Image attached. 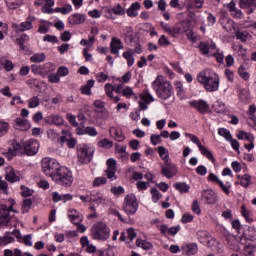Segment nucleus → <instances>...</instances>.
<instances>
[{"label":"nucleus","mask_w":256,"mask_h":256,"mask_svg":"<svg viewBox=\"0 0 256 256\" xmlns=\"http://www.w3.org/2000/svg\"><path fill=\"white\" fill-rule=\"evenodd\" d=\"M197 81L204 87L207 93H215L219 91V87L221 86V77L211 68L200 71L197 74Z\"/></svg>","instance_id":"nucleus-1"},{"label":"nucleus","mask_w":256,"mask_h":256,"mask_svg":"<svg viewBox=\"0 0 256 256\" xmlns=\"http://www.w3.org/2000/svg\"><path fill=\"white\" fill-rule=\"evenodd\" d=\"M152 89L155 91L158 99H161V101H167L175 94L173 85L171 82H169V80L165 79L163 75L157 76L152 82Z\"/></svg>","instance_id":"nucleus-2"},{"label":"nucleus","mask_w":256,"mask_h":256,"mask_svg":"<svg viewBox=\"0 0 256 256\" xmlns=\"http://www.w3.org/2000/svg\"><path fill=\"white\" fill-rule=\"evenodd\" d=\"M52 181L61 187H71L74 181L73 172L66 166H62L56 175H53Z\"/></svg>","instance_id":"nucleus-3"},{"label":"nucleus","mask_w":256,"mask_h":256,"mask_svg":"<svg viewBox=\"0 0 256 256\" xmlns=\"http://www.w3.org/2000/svg\"><path fill=\"white\" fill-rule=\"evenodd\" d=\"M91 237L95 241H107L111 237V228L103 222H98L91 228Z\"/></svg>","instance_id":"nucleus-4"},{"label":"nucleus","mask_w":256,"mask_h":256,"mask_svg":"<svg viewBox=\"0 0 256 256\" xmlns=\"http://www.w3.org/2000/svg\"><path fill=\"white\" fill-rule=\"evenodd\" d=\"M8 203V206L7 204H2L0 206V227H7L9 225L11 222L10 213H18V211L13 208L15 200L13 198H9Z\"/></svg>","instance_id":"nucleus-5"},{"label":"nucleus","mask_w":256,"mask_h":256,"mask_svg":"<svg viewBox=\"0 0 256 256\" xmlns=\"http://www.w3.org/2000/svg\"><path fill=\"white\" fill-rule=\"evenodd\" d=\"M41 167L44 174H46L47 177L53 178V175H56L57 172L63 167L61 164H59V161H57L55 158H43L41 161Z\"/></svg>","instance_id":"nucleus-6"},{"label":"nucleus","mask_w":256,"mask_h":256,"mask_svg":"<svg viewBox=\"0 0 256 256\" xmlns=\"http://www.w3.org/2000/svg\"><path fill=\"white\" fill-rule=\"evenodd\" d=\"M93 153H95V149L89 145H80L77 150V162L80 165H88L90 161H93Z\"/></svg>","instance_id":"nucleus-7"},{"label":"nucleus","mask_w":256,"mask_h":256,"mask_svg":"<svg viewBox=\"0 0 256 256\" xmlns=\"http://www.w3.org/2000/svg\"><path fill=\"white\" fill-rule=\"evenodd\" d=\"M122 209L126 215H135L139 209V202H137V197L134 194L126 195Z\"/></svg>","instance_id":"nucleus-8"},{"label":"nucleus","mask_w":256,"mask_h":256,"mask_svg":"<svg viewBox=\"0 0 256 256\" xmlns=\"http://www.w3.org/2000/svg\"><path fill=\"white\" fill-rule=\"evenodd\" d=\"M208 181H210L211 183H214V185H219L220 188L222 189L223 193H225V195H230L231 193V182H226L223 183L221 181V179H219V176L215 175V173H209L208 177H207Z\"/></svg>","instance_id":"nucleus-9"},{"label":"nucleus","mask_w":256,"mask_h":256,"mask_svg":"<svg viewBox=\"0 0 256 256\" xmlns=\"http://www.w3.org/2000/svg\"><path fill=\"white\" fill-rule=\"evenodd\" d=\"M153 101H155L153 95H151L149 91L144 90L140 94V101L138 102L139 111H147L149 109V104L153 103Z\"/></svg>","instance_id":"nucleus-10"},{"label":"nucleus","mask_w":256,"mask_h":256,"mask_svg":"<svg viewBox=\"0 0 256 256\" xmlns=\"http://www.w3.org/2000/svg\"><path fill=\"white\" fill-rule=\"evenodd\" d=\"M5 179L9 183H18V181H21V172L12 166H8L6 167Z\"/></svg>","instance_id":"nucleus-11"},{"label":"nucleus","mask_w":256,"mask_h":256,"mask_svg":"<svg viewBox=\"0 0 256 256\" xmlns=\"http://www.w3.org/2000/svg\"><path fill=\"white\" fill-rule=\"evenodd\" d=\"M202 201L206 203V205H215L217 203V192H214L213 189H207L202 191L201 193Z\"/></svg>","instance_id":"nucleus-12"},{"label":"nucleus","mask_w":256,"mask_h":256,"mask_svg":"<svg viewBox=\"0 0 256 256\" xmlns=\"http://www.w3.org/2000/svg\"><path fill=\"white\" fill-rule=\"evenodd\" d=\"M24 151L27 153V155H37L39 153V141L37 140H27L23 144Z\"/></svg>","instance_id":"nucleus-13"},{"label":"nucleus","mask_w":256,"mask_h":256,"mask_svg":"<svg viewBox=\"0 0 256 256\" xmlns=\"http://www.w3.org/2000/svg\"><path fill=\"white\" fill-rule=\"evenodd\" d=\"M122 49H125L123 41L117 37H112L110 42V53L119 57V52L122 51Z\"/></svg>","instance_id":"nucleus-14"},{"label":"nucleus","mask_w":256,"mask_h":256,"mask_svg":"<svg viewBox=\"0 0 256 256\" xmlns=\"http://www.w3.org/2000/svg\"><path fill=\"white\" fill-rule=\"evenodd\" d=\"M107 170L106 175L108 179H111V181H115L117 177L115 176V173H117V161L113 158H109L106 162Z\"/></svg>","instance_id":"nucleus-15"},{"label":"nucleus","mask_w":256,"mask_h":256,"mask_svg":"<svg viewBox=\"0 0 256 256\" xmlns=\"http://www.w3.org/2000/svg\"><path fill=\"white\" fill-rule=\"evenodd\" d=\"M215 49H217V46L213 42H201L199 44V50L202 55H208V57L213 55V51H215Z\"/></svg>","instance_id":"nucleus-16"},{"label":"nucleus","mask_w":256,"mask_h":256,"mask_svg":"<svg viewBox=\"0 0 256 256\" xmlns=\"http://www.w3.org/2000/svg\"><path fill=\"white\" fill-rule=\"evenodd\" d=\"M239 8L246 9V13L251 15L252 13H255L256 0H239Z\"/></svg>","instance_id":"nucleus-17"},{"label":"nucleus","mask_w":256,"mask_h":256,"mask_svg":"<svg viewBox=\"0 0 256 256\" xmlns=\"http://www.w3.org/2000/svg\"><path fill=\"white\" fill-rule=\"evenodd\" d=\"M13 127L18 131H29L31 123H29V120L19 117L14 120Z\"/></svg>","instance_id":"nucleus-18"},{"label":"nucleus","mask_w":256,"mask_h":256,"mask_svg":"<svg viewBox=\"0 0 256 256\" xmlns=\"http://www.w3.org/2000/svg\"><path fill=\"white\" fill-rule=\"evenodd\" d=\"M91 203H95L96 205H107V197L99 191H92Z\"/></svg>","instance_id":"nucleus-19"},{"label":"nucleus","mask_w":256,"mask_h":256,"mask_svg":"<svg viewBox=\"0 0 256 256\" xmlns=\"http://www.w3.org/2000/svg\"><path fill=\"white\" fill-rule=\"evenodd\" d=\"M45 123L48 125H55L56 127H61V125L65 124V119L61 117V115L53 114L45 118Z\"/></svg>","instance_id":"nucleus-20"},{"label":"nucleus","mask_w":256,"mask_h":256,"mask_svg":"<svg viewBox=\"0 0 256 256\" xmlns=\"http://www.w3.org/2000/svg\"><path fill=\"white\" fill-rule=\"evenodd\" d=\"M189 105L197 109L200 113H207L209 111V104L204 100H192L189 102Z\"/></svg>","instance_id":"nucleus-21"},{"label":"nucleus","mask_w":256,"mask_h":256,"mask_svg":"<svg viewBox=\"0 0 256 256\" xmlns=\"http://www.w3.org/2000/svg\"><path fill=\"white\" fill-rule=\"evenodd\" d=\"M61 143L67 142V147L69 149H74L75 145H77V140L75 138H71V133L67 130H62Z\"/></svg>","instance_id":"nucleus-22"},{"label":"nucleus","mask_w":256,"mask_h":256,"mask_svg":"<svg viewBox=\"0 0 256 256\" xmlns=\"http://www.w3.org/2000/svg\"><path fill=\"white\" fill-rule=\"evenodd\" d=\"M35 21V17L29 16L25 22H22L20 26L17 24H13V27L18 31H29V29H33V22Z\"/></svg>","instance_id":"nucleus-23"},{"label":"nucleus","mask_w":256,"mask_h":256,"mask_svg":"<svg viewBox=\"0 0 256 256\" xmlns=\"http://www.w3.org/2000/svg\"><path fill=\"white\" fill-rule=\"evenodd\" d=\"M109 134L112 137V139H115V141H118V142L125 141V134H123V131L121 130V128L112 126L109 128Z\"/></svg>","instance_id":"nucleus-24"},{"label":"nucleus","mask_w":256,"mask_h":256,"mask_svg":"<svg viewBox=\"0 0 256 256\" xmlns=\"http://www.w3.org/2000/svg\"><path fill=\"white\" fill-rule=\"evenodd\" d=\"M68 217L71 223H74V225H79V223L83 221V214H81L79 211L75 209H70L68 211Z\"/></svg>","instance_id":"nucleus-25"},{"label":"nucleus","mask_w":256,"mask_h":256,"mask_svg":"<svg viewBox=\"0 0 256 256\" xmlns=\"http://www.w3.org/2000/svg\"><path fill=\"white\" fill-rule=\"evenodd\" d=\"M220 25L223 27V30L227 33H231L235 29V22L227 17H222L220 19Z\"/></svg>","instance_id":"nucleus-26"},{"label":"nucleus","mask_w":256,"mask_h":256,"mask_svg":"<svg viewBox=\"0 0 256 256\" xmlns=\"http://www.w3.org/2000/svg\"><path fill=\"white\" fill-rule=\"evenodd\" d=\"M85 15L81 13H74L68 17L70 25H81L85 21Z\"/></svg>","instance_id":"nucleus-27"},{"label":"nucleus","mask_w":256,"mask_h":256,"mask_svg":"<svg viewBox=\"0 0 256 256\" xmlns=\"http://www.w3.org/2000/svg\"><path fill=\"white\" fill-rule=\"evenodd\" d=\"M189 31V23L182 21L174 26V37L177 35H181L183 33H187Z\"/></svg>","instance_id":"nucleus-28"},{"label":"nucleus","mask_w":256,"mask_h":256,"mask_svg":"<svg viewBox=\"0 0 256 256\" xmlns=\"http://www.w3.org/2000/svg\"><path fill=\"white\" fill-rule=\"evenodd\" d=\"M93 87H95V80L90 79L87 81L86 85L81 86L80 91H81L82 95L91 96L93 94V92L91 91V89H93Z\"/></svg>","instance_id":"nucleus-29"},{"label":"nucleus","mask_w":256,"mask_h":256,"mask_svg":"<svg viewBox=\"0 0 256 256\" xmlns=\"http://www.w3.org/2000/svg\"><path fill=\"white\" fill-rule=\"evenodd\" d=\"M162 174L164 175V177H167V179H172V177H175V175H177V168L170 165L162 167Z\"/></svg>","instance_id":"nucleus-30"},{"label":"nucleus","mask_w":256,"mask_h":256,"mask_svg":"<svg viewBox=\"0 0 256 256\" xmlns=\"http://www.w3.org/2000/svg\"><path fill=\"white\" fill-rule=\"evenodd\" d=\"M141 9V4L139 2L131 4V6L127 9L126 13L128 17H137L139 15V11Z\"/></svg>","instance_id":"nucleus-31"},{"label":"nucleus","mask_w":256,"mask_h":256,"mask_svg":"<svg viewBox=\"0 0 256 256\" xmlns=\"http://www.w3.org/2000/svg\"><path fill=\"white\" fill-rule=\"evenodd\" d=\"M183 255H195L197 253V244H185L181 247Z\"/></svg>","instance_id":"nucleus-32"},{"label":"nucleus","mask_w":256,"mask_h":256,"mask_svg":"<svg viewBox=\"0 0 256 256\" xmlns=\"http://www.w3.org/2000/svg\"><path fill=\"white\" fill-rule=\"evenodd\" d=\"M237 179H239V182H236V185H241L245 189L251 185V175L249 174H244V175H238Z\"/></svg>","instance_id":"nucleus-33"},{"label":"nucleus","mask_w":256,"mask_h":256,"mask_svg":"<svg viewBox=\"0 0 256 256\" xmlns=\"http://www.w3.org/2000/svg\"><path fill=\"white\" fill-rule=\"evenodd\" d=\"M122 95L126 99H135V101H137L138 99L137 94L133 91V88H131L130 86H126L122 89Z\"/></svg>","instance_id":"nucleus-34"},{"label":"nucleus","mask_w":256,"mask_h":256,"mask_svg":"<svg viewBox=\"0 0 256 256\" xmlns=\"http://www.w3.org/2000/svg\"><path fill=\"white\" fill-rule=\"evenodd\" d=\"M122 57L127 61L128 67H133L135 65V57H133V49H128L123 52Z\"/></svg>","instance_id":"nucleus-35"},{"label":"nucleus","mask_w":256,"mask_h":256,"mask_svg":"<svg viewBox=\"0 0 256 256\" xmlns=\"http://www.w3.org/2000/svg\"><path fill=\"white\" fill-rule=\"evenodd\" d=\"M116 155L119 157V159H127L129 157V154L127 153V146H121L119 144H116Z\"/></svg>","instance_id":"nucleus-36"},{"label":"nucleus","mask_w":256,"mask_h":256,"mask_svg":"<svg viewBox=\"0 0 256 256\" xmlns=\"http://www.w3.org/2000/svg\"><path fill=\"white\" fill-rule=\"evenodd\" d=\"M239 99L242 103H251V93L247 89H241L239 91Z\"/></svg>","instance_id":"nucleus-37"},{"label":"nucleus","mask_w":256,"mask_h":256,"mask_svg":"<svg viewBox=\"0 0 256 256\" xmlns=\"http://www.w3.org/2000/svg\"><path fill=\"white\" fill-rule=\"evenodd\" d=\"M201 155H204V157H207L209 159V161H212V163H215V157H213V152L210 151L209 149H207V147L203 146V144H201L198 147Z\"/></svg>","instance_id":"nucleus-38"},{"label":"nucleus","mask_w":256,"mask_h":256,"mask_svg":"<svg viewBox=\"0 0 256 256\" xmlns=\"http://www.w3.org/2000/svg\"><path fill=\"white\" fill-rule=\"evenodd\" d=\"M5 4L8 9L15 10L23 5V0H5Z\"/></svg>","instance_id":"nucleus-39"},{"label":"nucleus","mask_w":256,"mask_h":256,"mask_svg":"<svg viewBox=\"0 0 256 256\" xmlns=\"http://www.w3.org/2000/svg\"><path fill=\"white\" fill-rule=\"evenodd\" d=\"M237 138L240 141H243L244 139H246V141L252 142L255 141V136H253V134L249 133V132H245L243 130H240L237 134Z\"/></svg>","instance_id":"nucleus-40"},{"label":"nucleus","mask_w":256,"mask_h":256,"mask_svg":"<svg viewBox=\"0 0 256 256\" xmlns=\"http://www.w3.org/2000/svg\"><path fill=\"white\" fill-rule=\"evenodd\" d=\"M212 109L213 111H215V113H220V114H223L227 111V107L225 106V103L221 101L214 102V104L212 105Z\"/></svg>","instance_id":"nucleus-41"},{"label":"nucleus","mask_w":256,"mask_h":256,"mask_svg":"<svg viewBox=\"0 0 256 256\" xmlns=\"http://www.w3.org/2000/svg\"><path fill=\"white\" fill-rule=\"evenodd\" d=\"M9 129H11L9 122L0 120V137H5L9 133Z\"/></svg>","instance_id":"nucleus-42"},{"label":"nucleus","mask_w":256,"mask_h":256,"mask_svg":"<svg viewBox=\"0 0 256 256\" xmlns=\"http://www.w3.org/2000/svg\"><path fill=\"white\" fill-rule=\"evenodd\" d=\"M174 188L176 191H179V193H189V189H191V187L184 182L175 183Z\"/></svg>","instance_id":"nucleus-43"},{"label":"nucleus","mask_w":256,"mask_h":256,"mask_svg":"<svg viewBox=\"0 0 256 256\" xmlns=\"http://www.w3.org/2000/svg\"><path fill=\"white\" fill-rule=\"evenodd\" d=\"M177 95L180 99H185V87H183V83L181 81H176L174 83Z\"/></svg>","instance_id":"nucleus-44"},{"label":"nucleus","mask_w":256,"mask_h":256,"mask_svg":"<svg viewBox=\"0 0 256 256\" xmlns=\"http://www.w3.org/2000/svg\"><path fill=\"white\" fill-rule=\"evenodd\" d=\"M47 59L45 53H36L30 57L31 63H43Z\"/></svg>","instance_id":"nucleus-45"},{"label":"nucleus","mask_w":256,"mask_h":256,"mask_svg":"<svg viewBox=\"0 0 256 256\" xmlns=\"http://www.w3.org/2000/svg\"><path fill=\"white\" fill-rule=\"evenodd\" d=\"M0 65L4 67L5 71H13L15 64L11 60L1 58L0 59Z\"/></svg>","instance_id":"nucleus-46"},{"label":"nucleus","mask_w":256,"mask_h":256,"mask_svg":"<svg viewBox=\"0 0 256 256\" xmlns=\"http://www.w3.org/2000/svg\"><path fill=\"white\" fill-rule=\"evenodd\" d=\"M233 49L239 57H242V59H245L247 57V49H245L242 45H234Z\"/></svg>","instance_id":"nucleus-47"},{"label":"nucleus","mask_w":256,"mask_h":256,"mask_svg":"<svg viewBox=\"0 0 256 256\" xmlns=\"http://www.w3.org/2000/svg\"><path fill=\"white\" fill-rule=\"evenodd\" d=\"M136 245L137 247H140L141 249H145V250L153 249V244L143 239H137Z\"/></svg>","instance_id":"nucleus-48"},{"label":"nucleus","mask_w":256,"mask_h":256,"mask_svg":"<svg viewBox=\"0 0 256 256\" xmlns=\"http://www.w3.org/2000/svg\"><path fill=\"white\" fill-rule=\"evenodd\" d=\"M158 153L161 159L165 161V163H169V151L164 146L158 147Z\"/></svg>","instance_id":"nucleus-49"},{"label":"nucleus","mask_w":256,"mask_h":256,"mask_svg":"<svg viewBox=\"0 0 256 256\" xmlns=\"http://www.w3.org/2000/svg\"><path fill=\"white\" fill-rule=\"evenodd\" d=\"M22 147L21 144L17 141H13L12 142V149H10L8 151V155H10L11 157L15 156L16 154L19 153V151H21Z\"/></svg>","instance_id":"nucleus-50"},{"label":"nucleus","mask_w":256,"mask_h":256,"mask_svg":"<svg viewBox=\"0 0 256 256\" xmlns=\"http://www.w3.org/2000/svg\"><path fill=\"white\" fill-rule=\"evenodd\" d=\"M124 40L126 43L133 41V27L128 26L124 28Z\"/></svg>","instance_id":"nucleus-51"},{"label":"nucleus","mask_w":256,"mask_h":256,"mask_svg":"<svg viewBox=\"0 0 256 256\" xmlns=\"http://www.w3.org/2000/svg\"><path fill=\"white\" fill-rule=\"evenodd\" d=\"M41 103V99L39 97L34 96L28 99V107L29 109H36V107H39Z\"/></svg>","instance_id":"nucleus-52"},{"label":"nucleus","mask_w":256,"mask_h":256,"mask_svg":"<svg viewBox=\"0 0 256 256\" xmlns=\"http://www.w3.org/2000/svg\"><path fill=\"white\" fill-rule=\"evenodd\" d=\"M98 147H100L101 149H111V147H113V141L107 138L101 139L98 142Z\"/></svg>","instance_id":"nucleus-53"},{"label":"nucleus","mask_w":256,"mask_h":256,"mask_svg":"<svg viewBox=\"0 0 256 256\" xmlns=\"http://www.w3.org/2000/svg\"><path fill=\"white\" fill-rule=\"evenodd\" d=\"M42 71H44V73H46V75L53 74V72L55 71V64H53L51 62L45 63L42 66Z\"/></svg>","instance_id":"nucleus-54"},{"label":"nucleus","mask_w":256,"mask_h":256,"mask_svg":"<svg viewBox=\"0 0 256 256\" xmlns=\"http://www.w3.org/2000/svg\"><path fill=\"white\" fill-rule=\"evenodd\" d=\"M238 75L241 79H243L244 81H249V72H247V69L243 66H240L238 68Z\"/></svg>","instance_id":"nucleus-55"},{"label":"nucleus","mask_w":256,"mask_h":256,"mask_svg":"<svg viewBox=\"0 0 256 256\" xmlns=\"http://www.w3.org/2000/svg\"><path fill=\"white\" fill-rule=\"evenodd\" d=\"M218 135H220V137H224L226 141H229L233 137L227 128H219Z\"/></svg>","instance_id":"nucleus-56"},{"label":"nucleus","mask_w":256,"mask_h":256,"mask_svg":"<svg viewBox=\"0 0 256 256\" xmlns=\"http://www.w3.org/2000/svg\"><path fill=\"white\" fill-rule=\"evenodd\" d=\"M244 255L245 256H253V253L256 251V247L253 244H246L244 246Z\"/></svg>","instance_id":"nucleus-57"},{"label":"nucleus","mask_w":256,"mask_h":256,"mask_svg":"<svg viewBox=\"0 0 256 256\" xmlns=\"http://www.w3.org/2000/svg\"><path fill=\"white\" fill-rule=\"evenodd\" d=\"M241 213L244 219H246L247 223H253V217H251V211H249L245 206H242Z\"/></svg>","instance_id":"nucleus-58"},{"label":"nucleus","mask_w":256,"mask_h":256,"mask_svg":"<svg viewBox=\"0 0 256 256\" xmlns=\"http://www.w3.org/2000/svg\"><path fill=\"white\" fill-rule=\"evenodd\" d=\"M250 37H251V35L247 31H237L236 32V38L242 42L247 41V39H249Z\"/></svg>","instance_id":"nucleus-59"},{"label":"nucleus","mask_w":256,"mask_h":256,"mask_svg":"<svg viewBox=\"0 0 256 256\" xmlns=\"http://www.w3.org/2000/svg\"><path fill=\"white\" fill-rule=\"evenodd\" d=\"M32 205H33V201H31V199L24 200L22 205V213H29Z\"/></svg>","instance_id":"nucleus-60"},{"label":"nucleus","mask_w":256,"mask_h":256,"mask_svg":"<svg viewBox=\"0 0 256 256\" xmlns=\"http://www.w3.org/2000/svg\"><path fill=\"white\" fill-rule=\"evenodd\" d=\"M47 137L51 141H59V133H57L55 129L47 130Z\"/></svg>","instance_id":"nucleus-61"},{"label":"nucleus","mask_w":256,"mask_h":256,"mask_svg":"<svg viewBox=\"0 0 256 256\" xmlns=\"http://www.w3.org/2000/svg\"><path fill=\"white\" fill-rule=\"evenodd\" d=\"M150 193L152 195L153 203H158V201L161 199V192H159V190L156 188H152Z\"/></svg>","instance_id":"nucleus-62"},{"label":"nucleus","mask_w":256,"mask_h":256,"mask_svg":"<svg viewBox=\"0 0 256 256\" xmlns=\"http://www.w3.org/2000/svg\"><path fill=\"white\" fill-rule=\"evenodd\" d=\"M104 91L107 95V97H113V91H115V86L111 83H106L104 86Z\"/></svg>","instance_id":"nucleus-63"},{"label":"nucleus","mask_w":256,"mask_h":256,"mask_svg":"<svg viewBox=\"0 0 256 256\" xmlns=\"http://www.w3.org/2000/svg\"><path fill=\"white\" fill-rule=\"evenodd\" d=\"M112 12L119 16L125 15V8L121 4H116L112 8Z\"/></svg>","instance_id":"nucleus-64"}]
</instances>
